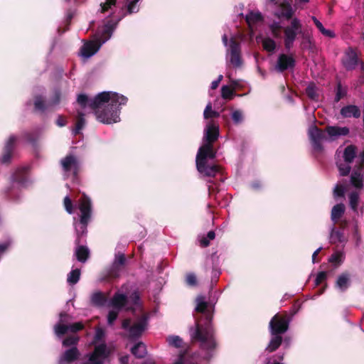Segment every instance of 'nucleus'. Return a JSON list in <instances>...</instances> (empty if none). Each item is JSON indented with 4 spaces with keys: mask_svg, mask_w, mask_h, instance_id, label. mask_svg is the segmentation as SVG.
I'll use <instances>...</instances> for the list:
<instances>
[{
    "mask_svg": "<svg viewBox=\"0 0 364 364\" xmlns=\"http://www.w3.org/2000/svg\"><path fill=\"white\" fill-rule=\"evenodd\" d=\"M76 246L77 247L75 251V255L80 262L85 263L90 257V250L88 247L85 245H80L79 244Z\"/></svg>",
    "mask_w": 364,
    "mask_h": 364,
    "instance_id": "bb28decb",
    "label": "nucleus"
},
{
    "mask_svg": "<svg viewBox=\"0 0 364 364\" xmlns=\"http://www.w3.org/2000/svg\"><path fill=\"white\" fill-rule=\"evenodd\" d=\"M119 311L112 310L107 315V323L109 325H112L114 321L117 318Z\"/></svg>",
    "mask_w": 364,
    "mask_h": 364,
    "instance_id": "69168bd1",
    "label": "nucleus"
},
{
    "mask_svg": "<svg viewBox=\"0 0 364 364\" xmlns=\"http://www.w3.org/2000/svg\"><path fill=\"white\" fill-rule=\"evenodd\" d=\"M169 345L176 348H181L183 344V340L178 336H169L167 338Z\"/></svg>",
    "mask_w": 364,
    "mask_h": 364,
    "instance_id": "5fc2aeb1",
    "label": "nucleus"
},
{
    "mask_svg": "<svg viewBox=\"0 0 364 364\" xmlns=\"http://www.w3.org/2000/svg\"><path fill=\"white\" fill-rule=\"evenodd\" d=\"M85 124V119L84 118V114L82 112H77V120L75 127L73 129V134L77 135L80 134V131L83 129Z\"/></svg>",
    "mask_w": 364,
    "mask_h": 364,
    "instance_id": "c9c22d12",
    "label": "nucleus"
},
{
    "mask_svg": "<svg viewBox=\"0 0 364 364\" xmlns=\"http://www.w3.org/2000/svg\"><path fill=\"white\" fill-rule=\"evenodd\" d=\"M357 156V147L350 144L347 146L343 151V159L347 164H351Z\"/></svg>",
    "mask_w": 364,
    "mask_h": 364,
    "instance_id": "cd10ccee",
    "label": "nucleus"
},
{
    "mask_svg": "<svg viewBox=\"0 0 364 364\" xmlns=\"http://www.w3.org/2000/svg\"><path fill=\"white\" fill-rule=\"evenodd\" d=\"M220 116L219 112L213 110L212 109V104L211 102H209L203 112V117L205 119H210V118H218Z\"/></svg>",
    "mask_w": 364,
    "mask_h": 364,
    "instance_id": "49530a36",
    "label": "nucleus"
},
{
    "mask_svg": "<svg viewBox=\"0 0 364 364\" xmlns=\"http://www.w3.org/2000/svg\"><path fill=\"white\" fill-rule=\"evenodd\" d=\"M271 33L275 38H280L282 37V26L279 22L274 21L269 26Z\"/></svg>",
    "mask_w": 364,
    "mask_h": 364,
    "instance_id": "ea45409f",
    "label": "nucleus"
},
{
    "mask_svg": "<svg viewBox=\"0 0 364 364\" xmlns=\"http://www.w3.org/2000/svg\"><path fill=\"white\" fill-rule=\"evenodd\" d=\"M108 356L105 344H100L95 346L93 352L90 355L89 361L102 360Z\"/></svg>",
    "mask_w": 364,
    "mask_h": 364,
    "instance_id": "4be33fe9",
    "label": "nucleus"
},
{
    "mask_svg": "<svg viewBox=\"0 0 364 364\" xmlns=\"http://www.w3.org/2000/svg\"><path fill=\"white\" fill-rule=\"evenodd\" d=\"M327 279V273L326 272H320L316 275V277L314 281V284L316 286H319Z\"/></svg>",
    "mask_w": 364,
    "mask_h": 364,
    "instance_id": "680f3d73",
    "label": "nucleus"
},
{
    "mask_svg": "<svg viewBox=\"0 0 364 364\" xmlns=\"http://www.w3.org/2000/svg\"><path fill=\"white\" fill-rule=\"evenodd\" d=\"M216 153L213 144L203 142L202 146L198 149L196 162H205L208 161V159H214L216 157Z\"/></svg>",
    "mask_w": 364,
    "mask_h": 364,
    "instance_id": "0eeeda50",
    "label": "nucleus"
},
{
    "mask_svg": "<svg viewBox=\"0 0 364 364\" xmlns=\"http://www.w3.org/2000/svg\"><path fill=\"white\" fill-rule=\"evenodd\" d=\"M232 119L235 124H240L243 120L242 113L240 110H235L232 114Z\"/></svg>",
    "mask_w": 364,
    "mask_h": 364,
    "instance_id": "e2e57ef3",
    "label": "nucleus"
},
{
    "mask_svg": "<svg viewBox=\"0 0 364 364\" xmlns=\"http://www.w3.org/2000/svg\"><path fill=\"white\" fill-rule=\"evenodd\" d=\"M81 353L77 346L65 350L59 357L58 364H72L78 360Z\"/></svg>",
    "mask_w": 364,
    "mask_h": 364,
    "instance_id": "9d476101",
    "label": "nucleus"
},
{
    "mask_svg": "<svg viewBox=\"0 0 364 364\" xmlns=\"http://www.w3.org/2000/svg\"><path fill=\"white\" fill-rule=\"evenodd\" d=\"M215 237V233L214 231L210 230L208 232L205 237H203L200 240V245L203 247H207L210 245V240H214Z\"/></svg>",
    "mask_w": 364,
    "mask_h": 364,
    "instance_id": "3c124183",
    "label": "nucleus"
},
{
    "mask_svg": "<svg viewBox=\"0 0 364 364\" xmlns=\"http://www.w3.org/2000/svg\"><path fill=\"white\" fill-rule=\"evenodd\" d=\"M17 137L15 135H11L3 149V154L1 159L2 164H9L11 161L14 151L16 147Z\"/></svg>",
    "mask_w": 364,
    "mask_h": 364,
    "instance_id": "f8f14e48",
    "label": "nucleus"
},
{
    "mask_svg": "<svg viewBox=\"0 0 364 364\" xmlns=\"http://www.w3.org/2000/svg\"><path fill=\"white\" fill-rule=\"evenodd\" d=\"M305 93L310 100L314 101L318 100V89L315 85V83H309L305 90Z\"/></svg>",
    "mask_w": 364,
    "mask_h": 364,
    "instance_id": "f704fd0d",
    "label": "nucleus"
},
{
    "mask_svg": "<svg viewBox=\"0 0 364 364\" xmlns=\"http://www.w3.org/2000/svg\"><path fill=\"white\" fill-rule=\"evenodd\" d=\"M60 164L65 172L73 171V175L77 176L79 170V163L76 156L72 154L67 155L61 159Z\"/></svg>",
    "mask_w": 364,
    "mask_h": 364,
    "instance_id": "ddd939ff",
    "label": "nucleus"
},
{
    "mask_svg": "<svg viewBox=\"0 0 364 364\" xmlns=\"http://www.w3.org/2000/svg\"><path fill=\"white\" fill-rule=\"evenodd\" d=\"M340 113L345 118L351 117L358 118L360 117V110L356 105H350L345 106L341 108Z\"/></svg>",
    "mask_w": 364,
    "mask_h": 364,
    "instance_id": "b1692460",
    "label": "nucleus"
},
{
    "mask_svg": "<svg viewBox=\"0 0 364 364\" xmlns=\"http://www.w3.org/2000/svg\"><path fill=\"white\" fill-rule=\"evenodd\" d=\"M289 321L287 315L275 314L269 322V332L271 334L282 335L289 329Z\"/></svg>",
    "mask_w": 364,
    "mask_h": 364,
    "instance_id": "20e7f679",
    "label": "nucleus"
},
{
    "mask_svg": "<svg viewBox=\"0 0 364 364\" xmlns=\"http://www.w3.org/2000/svg\"><path fill=\"white\" fill-rule=\"evenodd\" d=\"M364 182V168L354 166L350 176V183L356 188H362Z\"/></svg>",
    "mask_w": 364,
    "mask_h": 364,
    "instance_id": "a211bd4d",
    "label": "nucleus"
},
{
    "mask_svg": "<svg viewBox=\"0 0 364 364\" xmlns=\"http://www.w3.org/2000/svg\"><path fill=\"white\" fill-rule=\"evenodd\" d=\"M63 205L65 210L69 214H73L74 212V206L72 202V200L69 196H65L63 199Z\"/></svg>",
    "mask_w": 364,
    "mask_h": 364,
    "instance_id": "13d9d810",
    "label": "nucleus"
},
{
    "mask_svg": "<svg viewBox=\"0 0 364 364\" xmlns=\"http://www.w3.org/2000/svg\"><path fill=\"white\" fill-rule=\"evenodd\" d=\"M147 326V320L146 317L141 318L139 321L134 323L129 328V338L130 340H136L140 338L145 331Z\"/></svg>",
    "mask_w": 364,
    "mask_h": 364,
    "instance_id": "4468645a",
    "label": "nucleus"
},
{
    "mask_svg": "<svg viewBox=\"0 0 364 364\" xmlns=\"http://www.w3.org/2000/svg\"><path fill=\"white\" fill-rule=\"evenodd\" d=\"M21 136L27 142L35 144L38 139L39 132L38 130L23 132Z\"/></svg>",
    "mask_w": 364,
    "mask_h": 364,
    "instance_id": "e433bc0d",
    "label": "nucleus"
},
{
    "mask_svg": "<svg viewBox=\"0 0 364 364\" xmlns=\"http://www.w3.org/2000/svg\"><path fill=\"white\" fill-rule=\"evenodd\" d=\"M308 136L313 149L316 151H323L322 141L327 139L326 129L323 130L316 125H311L308 129Z\"/></svg>",
    "mask_w": 364,
    "mask_h": 364,
    "instance_id": "39448f33",
    "label": "nucleus"
},
{
    "mask_svg": "<svg viewBox=\"0 0 364 364\" xmlns=\"http://www.w3.org/2000/svg\"><path fill=\"white\" fill-rule=\"evenodd\" d=\"M234 95L233 90L228 85H223L221 88V96L225 100H232Z\"/></svg>",
    "mask_w": 364,
    "mask_h": 364,
    "instance_id": "864d4df0",
    "label": "nucleus"
},
{
    "mask_svg": "<svg viewBox=\"0 0 364 364\" xmlns=\"http://www.w3.org/2000/svg\"><path fill=\"white\" fill-rule=\"evenodd\" d=\"M122 270L120 267L112 264L110 267L107 270L106 278L108 279H114L119 277Z\"/></svg>",
    "mask_w": 364,
    "mask_h": 364,
    "instance_id": "4c0bfd02",
    "label": "nucleus"
},
{
    "mask_svg": "<svg viewBox=\"0 0 364 364\" xmlns=\"http://www.w3.org/2000/svg\"><path fill=\"white\" fill-rule=\"evenodd\" d=\"M127 262L126 257L123 253H118L115 255L114 260L112 262L114 265L123 269Z\"/></svg>",
    "mask_w": 364,
    "mask_h": 364,
    "instance_id": "603ef678",
    "label": "nucleus"
},
{
    "mask_svg": "<svg viewBox=\"0 0 364 364\" xmlns=\"http://www.w3.org/2000/svg\"><path fill=\"white\" fill-rule=\"evenodd\" d=\"M174 364H198L195 362L187 360L185 356V353H181L178 356V360Z\"/></svg>",
    "mask_w": 364,
    "mask_h": 364,
    "instance_id": "338daca9",
    "label": "nucleus"
},
{
    "mask_svg": "<svg viewBox=\"0 0 364 364\" xmlns=\"http://www.w3.org/2000/svg\"><path fill=\"white\" fill-rule=\"evenodd\" d=\"M185 281L186 284L191 287H195L198 284L196 275L192 272L186 274Z\"/></svg>",
    "mask_w": 364,
    "mask_h": 364,
    "instance_id": "4d7b16f0",
    "label": "nucleus"
},
{
    "mask_svg": "<svg viewBox=\"0 0 364 364\" xmlns=\"http://www.w3.org/2000/svg\"><path fill=\"white\" fill-rule=\"evenodd\" d=\"M195 311L201 314L196 318L195 330L191 333L192 339L200 341L201 347L207 350H214L216 348L215 330L212 324L214 308L205 301V297L199 295L196 299Z\"/></svg>",
    "mask_w": 364,
    "mask_h": 364,
    "instance_id": "f03ea898",
    "label": "nucleus"
},
{
    "mask_svg": "<svg viewBox=\"0 0 364 364\" xmlns=\"http://www.w3.org/2000/svg\"><path fill=\"white\" fill-rule=\"evenodd\" d=\"M90 221L85 220V223H79L80 227L75 226L76 239L75 244L78 245L82 242V237L86 236L87 232V225Z\"/></svg>",
    "mask_w": 364,
    "mask_h": 364,
    "instance_id": "c85d7f7f",
    "label": "nucleus"
},
{
    "mask_svg": "<svg viewBox=\"0 0 364 364\" xmlns=\"http://www.w3.org/2000/svg\"><path fill=\"white\" fill-rule=\"evenodd\" d=\"M358 202H359V194L355 191L351 192L349 194V203H350V206L351 209L354 212H357V210H358Z\"/></svg>",
    "mask_w": 364,
    "mask_h": 364,
    "instance_id": "a18cd8bd",
    "label": "nucleus"
},
{
    "mask_svg": "<svg viewBox=\"0 0 364 364\" xmlns=\"http://www.w3.org/2000/svg\"><path fill=\"white\" fill-rule=\"evenodd\" d=\"M350 278L351 274L350 272L347 271L342 272L337 277L335 282V288L338 289L341 292L346 291L350 286Z\"/></svg>",
    "mask_w": 364,
    "mask_h": 364,
    "instance_id": "f3484780",
    "label": "nucleus"
},
{
    "mask_svg": "<svg viewBox=\"0 0 364 364\" xmlns=\"http://www.w3.org/2000/svg\"><path fill=\"white\" fill-rule=\"evenodd\" d=\"M279 9L280 14L277 15L279 17H284L287 20L292 18L294 11L292 9L291 4L288 1H284L282 2L279 6Z\"/></svg>",
    "mask_w": 364,
    "mask_h": 364,
    "instance_id": "393cba45",
    "label": "nucleus"
},
{
    "mask_svg": "<svg viewBox=\"0 0 364 364\" xmlns=\"http://www.w3.org/2000/svg\"><path fill=\"white\" fill-rule=\"evenodd\" d=\"M28 168L21 167L16 170L12 176V181L17 183L21 186H25L28 182Z\"/></svg>",
    "mask_w": 364,
    "mask_h": 364,
    "instance_id": "aec40b11",
    "label": "nucleus"
},
{
    "mask_svg": "<svg viewBox=\"0 0 364 364\" xmlns=\"http://www.w3.org/2000/svg\"><path fill=\"white\" fill-rule=\"evenodd\" d=\"M330 240L332 244L343 242L345 240L343 233L340 230H336L333 228L331 233Z\"/></svg>",
    "mask_w": 364,
    "mask_h": 364,
    "instance_id": "79ce46f5",
    "label": "nucleus"
},
{
    "mask_svg": "<svg viewBox=\"0 0 364 364\" xmlns=\"http://www.w3.org/2000/svg\"><path fill=\"white\" fill-rule=\"evenodd\" d=\"M78 208L80 212L79 223H85V220L90 221L92 213V201L90 197L84 193L78 200Z\"/></svg>",
    "mask_w": 364,
    "mask_h": 364,
    "instance_id": "423d86ee",
    "label": "nucleus"
},
{
    "mask_svg": "<svg viewBox=\"0 0 364 364\" xmlns=\"http://www.w3.org/2000/svg\"><path fill=\"white\" fill-rule=\"evenodd\" d=\"M336 96L334 98L335 102H338L341 99L347 95V88L342 86L341 82H338L337 83L336 87L335 89Z\"/></svg>",
    "mask_w": 364,
    "mask_h": 364,
    "instance_id": "58836bf2",
    "label": "nucleus"
},
{
    "mask_svg": "<svg viewBox=\"0 0 364 364\" xmlns=\"http://www.w3.org/2000/svg\"><path fill=\"white\" fill-rule=\"evenodd\" d=\"M336 166L339 171L340 175L342 176H347L351 170L350 164H343L342 162L336 163Z\"/></svg>",
    "mask_w": 364,
    "mask_h": 364,
    "instance_id": "8fccbe9b",
    "label": "nucleus"
},
{
    "mask_svg": "<svg viewBox=\"0 0 364 364\" xmlns=\"http://www.w3.org/2000/svg\"><path fill=\"white\" fill-rule=\"evenodd\" d=\"M245 21L249 26H252L259 22H262L264 18L259 11H250L246 15Z\"/></svg>",
    "mask_w": 364,
    "mask_h": 364,
    "instance_id": "7c9ffc66",
    "label": "nucleus"
},
{
    "mask_svg": "<svg viewBox=\"0 0 364 364\" xmlns=\"http://www.w3.org/2000/svg\"><path fill=\"white\" fill-rule=\"evenodd\" d=\"M346 210V207L343 203H338L335 205L331 210V219L334 224L338 223L341 219Z\"/></svg>",
    "mask_w": 364,
    "mask_h": 364,
    "instance_id": "a878e982",
    "label": "nucleus"
},
{
    "mask_svg": "<svg viewBox=\"0 0 364 364\" xmlns=\"http://www.w3.org/2000/svg\"><path fill=\"white\" fill-rule=\"evenodd\" d=\"M125 14H123L122 16L118 18L116 21H113L112 19L107 20L103 29V34L106 35L107 38H109L117 23L121 21L122 17L125 16Z\"/></svg>",
    "mask_w": 364,
    "mask_h": 364,
    "instance_id": "473e14b6",
    "label": "nucleus"
},
{
    "mask_svg": "<svg viewBox=\"0 0 364 364\" xmlns=\"http://www.w3.org/2000/svg\"><path fill=\"white\" fill-rule=\"evenodd\" d=\"M80 341V338L75 336H69L64 338L62 342L63 347H74L76 346Z\"/></svg>",
    "mask_w": 364,
    "mask_h": 364,
    "instance_id": "c03bdc74",
    "label": "nucleus"
},
{
    "mask_svg": "<svg viewBox=\"0 0 364 364\" xmlns=\"http://www.w3.org/2000/svg\"><path fill=\"white\" fill-rule=\"evenodd\" d=\"M342 63L345 68L348 70H354L358 65V55L352 48H349L348 50L346 52L342 59Z\"/></svg>",
    "mask_w": 364,
    "mask_h": 364,
    "instance_id": "dca6fc26",
    "label": "nucleus"
},
{
    "mask_svg": "<svg viewBox=\"0 0 364 364\" xmlns=\"http://www.w3.org/2000/svg\"><path fill=\"white\" fill-rule=\"evenodd\" d=\"M343 253L341 252H336L331 255L328 259V262L333 264L335 267L340 266L343 262Z\"/></svg>",
    "mask_w": 364,
    "mask_h": 364,
    "instance_id": "de8ad7c7",
    "label": "nucleus"
},
{
    "mask_svg": "<svg viewBox=\"0 0 364 364\" xmlns=\"http://www.w3.org/2000/svg\"><path fill=\"white\" fill-rule=\"evenodd\" d=\"M271 335L272 337L265 349V350L269 353H272L277 350L282 343V336L277 334Z\"/></svg>",
    "mask_w": 364,
    "mask_h": 364,
    "instance_id": "c756f323",
    "label": "nucleus"
},
{
    "mask_svg": "<svg viewBox=\"0 0 364 364\" xmlns=\"http://www.w3.org/2000/svg\"><path fill=\"white\" fill-rule=\"evenodd\" d=\"M220 135L219 126L214 122H210L204 130L203 142L213 144Z\"/></svg>",
    "mask_w": 364,
    "mask_h": 364,
    "instance_id": "1a4fd4ad",
    "label": "nucleus"
},
{
    "mask_svg": "<svg viewBox=\"0 0 364 364\" xmlns=\"http://www.w3.org/2000/svg\"><path fill=\"white\" fill-rule=\"evenodd\" d=\"M80 278V270L79 269H73L68 274L67 282L71 285L78 282Z\"/></svg>",
    "mask_w": 364,
    "mask_h": 364,
    "instance_id": "a19ab883",
    "label": "nucleus"
},
{
    "mask_svg": "<svg viewBox=\"0 0 364 364\" xmlns=\"http://www.w3.org/2000/svg\"><path fill=\"white\" fill-rule=\"evenodd\" d=\"M91 301L96 306H103L107 301V297L104 293L97 291L92 295Z\"/></svg>",
    "mask_w": 364,
    "mask_h": 364,
    "instance_id": "72a5a7b5",
    "label": "nucleus"
},
{
    "mask_svg": "<svg viewBox=\"0 0 364 364\" xmlns=\"http://www.w3.org/2000/svg\"><path fill=\"white\" fill-rule=\"evenodd\" d=\"M69 331L68 325L63 324L60 322L54 326V331L58 338H61Z\"/></svg>",
    "mask_w": 364,
    "mask_h": 364,
    "instance_id": "09e8293b",
    "label": "nucleus"
},
{
    "mask_svg": "<svg viewBox=\"0 0 364 364\" xmlns=\"http://www.w3.org/2000/svg\"><path fill=\"white\" fill-rule=\"evenodd\" d=\"M230 62L235 68L242 65L240 43L235 38H231L230 41Z\"/></svg>",
    "mask_w": 364,
    "mask_h": 364,
    "instance_id": "6e6552de",
    "label": "nucleus"
},
{
    "mask_svg": "<svg viewBox=\"0 0 364 364\" xmlns=\"http://www.w3.org/2000/svg\"><path fill=\"white\" fill-rule=\"evenodd\" d=\"M100 46V43L97 41L87 42L81 47L80 54L86 58H90L99 50Z\"/></svg>",
    "mask_w": 364,
    "mask_h": 364,
    "instance_id": "6ab92c4d",
    "label": "nucleus"
},
{
    "mask_svg": "<svg viewBox=\"0 0 364 364\" xmlns=\"http://www.w3.org/2000/svg\"><path fill=\"white\" fill-rule=\"evenodd\" d=\"M84 324L82 322H76L68 325L69 331L72 333H77L84 328Z\"/></svg>",
    "mask_w": 364,
    "mask_h": 364,
    "instance_id": "052dcab7",
    "label": "nucleus"
},
{
    "mask_svg": "<svg viewBox=\"0 0 364 364\" xmlns=\"http://www.w3.org/2000/svg\"><path fill=\"white\" fill-rule=\"evenodd\" d=\"M301 23L297 18L291 19L289 26L284 28V44L287 50H290L296 38L298 33L301 32Z\"/></svg>",
    "mask_w": 364,
    "mask_h": 364,
    "instance_id": "7ed1b4c3",
    "label": "nucleus"
},
{
    "mask_svg": "<svg viewBox=\"0 0 364 364\" xmlns=\"http://www.w3.org/2000/svg\"><path fill=\"white\" fill-rule=\"evenodd\" d=\"M197 170L206 177H215L220 171V166L217 164H208V161L196 163Z\"/></svg>",
    "mask_w": 364,
    "mask_h": 364,
    "instance_id": "2eb2a0df",
    "label": "nucleus"
},
{
    "mask_svg": "<svg viewBox=\"0 0 364 364\" xmlns=\"http://www.w3.org/2000/svg\"><path fill=\"white\" fill-rule=\"evenodd\" d=\"M117 3V0H105L104 3L100 4V11L101 13H105L109 9H112V6H115Z\"/></svg>",
    "mask_w": 364,
    "mask_h": 364,
    "instance_id": "6e6d98bb",
    "label": "nucleus"
},
{
    "mask_svg": "<svg viewBox=\"0 0 364 364\" xmlns=\"http://www.w3.org/2000/svg\"><path fill=\"white\" fill-rule=\"evenodd\" d=\"M127 97L112 92H102L90 99L85 94H80L77 102L82 109L90 108L97 119L104 124H112L118 121L120 106L127 102Z\"/></svg>",
    "mask_w": 364,
    "mask_h": 364,
    "instance_id": "f257e3e1",
    "label": "nucleus"
},
{
    "mask_svg": "<svg viewBox=\"0 0 364 364\" xmlns=\"http://www.w3.org/2000/svg\"><path fill=\"white\" fill-rule=\"evenodd\" d=\"M355 166L364 168V150L360 153L358 156V161Z\"/></svg>",
    "mask_w": 364,
    "mask_h": 364,
    "instance_id": "774afa93",
    "label": "nucleus"
},
{
    "mask_svg": "<svg viewBox=\"0 0 364 364\" xmlns=\"http://www.w3.org/2000/svg\"><path fill=\"white\" fill-rule=\"evenodd\" d=\"M326 132L329 136L330 139L334 140L341 136H347L349 134L350 130L346 127H341L338 126H327L326 127Z\"/></svg>",
    "mask_w": 364,
    "mask_h": 364,
    "instance_id": "412c9836",
    "label": "nucleus"
},
{
    "mask_svg": "<svg viewBox=\"0 0 364 364\" xmlns=\"http://www.w3.org/2000/svg\"><path fill=\"white\" fill-rule=\"evenodd\" d=\"M132 353L137 358H143L146 355V346L142 342H138L131 349Z\"/></svg>",
    "mask_w": 364,
    "mask_h": 364,
    "instance_id": "2f4dec72",
    "label": "nucleus"
},
{
    "mask_svg": "<svg viewBox=\"0 0 364 364\" xmlns=\"http://www.w3.org/2000/svg\"><path fill=\"white\" fill-rule=\"evenodd\" d=\"M295 65L296 60L293 56L282 53L278 56L275 69L279 73H284L288 69L294 68Z\"/></svg>",
    "mask_w": 364,
    "mask_h": 364,
    "instance_id": "9b49d317",
    "label": "nucleus"
},
{
    "mask_svg": "<svg viewBox=\"0 0 364 364\" xmlns=\"http://www.w3.org/2000/svg\"><path fill=\"white\" fill-rule=\"evenodd\" d=\"M34 107L36 109L41 110L42 112L46 109V105L41 96H37L35 99Z\"/></svg>",
    "mask_w": 364,
    "mask_h": 364,
    "instance_id": "bf43d9fd",
    "label": "nucleus"
},
{
    "mask_svg": "<svg viewBox=\"0 0 364 364\" xmlns=\"http://www.w3.org/2000/svg\"><path fill=\"white\" fill-rule=\"evenodd\" d=\"M127 296L123 294L115 293L111 299L110 305L118 311L122 309L127 304Z\"/></svg>",
    "mask_w": 364,
    "mask_h": 364,
    "instance_id": "5701e85b",
    "label": "nucleus"
},
{
    "mask_svg": "<svg viewBox=\"0 0 364 364\" xmlns=\"http://www.w3.org/2000/svg\"><path fill=\"white\" fill-rule=\"evenodd\" d=\"M12 245V240L11 238L6 239L4 242H0V253H4L8 250Z\"/></svg>",
    "mask_w": 364,
    "mask_h": 364,
    "instance_id": "0e129e2a",
    "label": "nucleus"
},
{
    "mask_svg": "<svg viewBox=\"0 0 364 364\" xmlns=\"http://www.w3.org/2000/svg\"><path fill=\"white\" fill-rule=\"evenodd\" d=\"M262 43L263 48L267 52H274L276 48L275 41L269 37L264 38Z\"/></svg>",
    "mask_w": 364,
    "mask_h": 364,
    "instance_id": "37998d69",
    "label": "nucleus"
}]
</instances>
